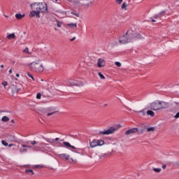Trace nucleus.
<instances>
[{
	"instance_id": "nucleus-3",
	"label": "nucleus",
	"mask_w": 179,
	"mask_h": 179,
	"mask_svg": "<svg viewBox=\"0 0 179 179\" xmlns=\"http://www.w3.org/2000/svg\"><path fill=\"white\" fill-rule=\"evenodd\" d=\"M134 34H135V31H127L124 34L119 37L120 44H127V43H131V41L134 40Z\"/></svg>"
},
{
	"instance_id": "nucleus-20",
	"label": "nucleus",
	"mask_w": 179,
	"mask_h": 179,
	"mask_svg": "<svg viewBox=\"0 0 179 179\" xmlns=\"http://www.w3.org/2000/svg\"><path fill=\"white\" fill-rule=\"evenodd\" d=\"M147 114L150 115V117H155V112L153 110H148Z\"/></svg>"
},
{
	"instance_id": "nucleus-51",
	"label": "nucleus",
	"mask_w": 179,
	"mask_h": 179,
	"mask_svg": "<svg viewBox=\"0 0 179 179\" xmlns=\"http://www.w3.org/2000/svg\"><path fill=\"white\" fill-rule=\"evenodd\" d=\"M1 68H4L3 64H1Z\"/></svg>"
},
{
	"instance_id": "nucleus-38",
	"label": "nucleus",
	"mask_w": 179,
	"mask_h": 179,
	"mask_svg": "<svg viewBox=\"0 0 179 179\" xmlns=\"http://www.w3.org/2000/svg\"><path fill=\"white\" fill-rule=\"evenodd\" d=\"M24 152H27V149L24 148L21 150V153H24Z\"/></svg>"
},
{
	"instance_id": "nucleus-24",
	"label": "nucleus",
	"mask_w": 179,
	"mask_h": 179,
	"mask_svg": "<svg viewBox=\"0 0 179 179\" xmlns=\"http://www.w3.org/2000/svg\"><path fill=\"white\" fill-rule=\"evenodd\" d=\"M155 131V127H149L147 129V132H153Z\"/></svg>"
},
{
	"instance_id": "nucleus-14",
	"label": "nucleus",
	"mask_w": 179,
	"mask_h": 179,
	"mask_svg": "<svg viewBox=\"0 0 179 179\" xmlns=\"http://www.w3.org/2000/svg\"><path fill=\"white\" fill-rule=\"evenodd\" d=\"M24 16H25L24 14L22 15L20 13H17L15 15V17H16V19H17V20H20V19H23V17H24Z\"/></svg>"
},
{
	"instance_id": "nucleus-43",
	"label": "nucleus",
	"mask_w": 179,
	"mask_h": 179,
	"mask_svg": "<svg viewBox=\"0 0 179 179\" xmlns=\"http://www.w3.org/2000/svg\"><path fill=\"white\" fill-rule=\"evenodd\" d=\"M22 148H29V146L25 145H22Z\"/></svg>"
},
{
	"instance_id": "nucleus-56",
	"label": "nucleus",
	"mask_w": 179,
	"mask_h": 179,
	"mask_svg": "<svg viewBox=\"0 0 179 179\" xmlns=\"http://www.w3.org/2000/svg\"><path fill=\"white\" fill-rule=\"evenodd\" d=\"M41 82H44V80L41 79Z\"/></svg>"
},
{
	"instance_id": "nucleus-34",
	"label": "nucleus",
	"mask_w": 179,
	"mask_h": 179,
	"mask_svg": "<svg viewBox=\"0 0 179 179\" xmlns=\"http://www.w3.org/2000/svg\"><path fill=\"white\" fill-rule=\"evenodd\" d=\"M174 118H176V119H178V118H179V112H178V113L175 115Z\"/></svg>"
},
{
	"instance_id": "nucleus-58",
	"label": "nucleus",
	"mask_w": 179,
	"mask_h": 179,
	"mask_svg": "<svg viewBox=\"0 0 179 179\" xmlns=\"http://www.w3.org/2000/svg\"><path fill=\"white\" fill-rule=\"evenodd\" d=\"M15 80H17V78H15Z\"/></svg>"
},
{
	"instance_id": "nucleus-22",
	"label": "nucleus",
	"mask_w": 179,
	"mask_h": 179,
	"mask_svg": "<svg viewBox=\"0 0 179 179\" xmlns=\"http://www.w3.org/2000/svg\"><path fill=\"white\" fill-rule=\"evenodd\" d=\"M127 6H128V5L126 3H123L121 6L122 9H124V10H127Z\"/></svg>"
},
{
	"instance_id": "nucleus-55",
	"label": "nucleus",
	"mask_w": 179,
	"mask_h": 179,
	"mask_svg": "<svg viewBox=\"0 0 179 179\" xmlns=\"http://www.w3.org/2000/svg\"><path fill=\"white\" fill-rule=\"evenodd\" d=\"M16 77H17V78H19V74H16Z\"/></svg>"
},
{
	"instance_id": "nucleus-29",
	"label": "nucleus",
	"mask_w": 179,
	"mask_h": 179,
	"mask_svg": "<svg viewBox=\"0 0 179 179\" xmlns=\"http://www.w3.org/2000/svg\"><path fill=\"white\" fill-rule=\"evenodd\" d=\"M1 143L3 146H8V143L5 140L1 141Z\"/></svg>"
},
{
	"instance_id": "nucleus-19",
	"label": "nucleus",
	"mask_w": 179,
	"mask_h": 179,
	"mask_svg": "<svg viewBox=\"0 0 179 179\" xmlns=\"http://www.w3.org/2000/svg\"><path fill=\"white\" fill-rule=\"evenodd\" d=\"M62 146H64V148H71V143L65 141L63 143V145H62Z\"/></svg>"
},
{
	"instance_id": "nucleus-53",
	"label": "nucleus",
	"mask_w": 179,
	"mask_h": 179,
	"mask_svg": "<svg viewBox=\"0 0 179 179\" xmlns=\"http://www.w3.org/2000/svg\"><path fill=\"white\" fill-rule=\"evenodd\" d=\"M176 164H177L178 166H179V161H178V162H176Z\"/></svg>"
},
{
	"instance_id": "nucleus-15",
	"label": "nucleus",
	"mask_w": 179,
	"mask_h": 179,
	"mask_svg": "<svg viewBox=\"0 0 179 179\" xmlns=\"http://www.w3.org/2000/svg\"><path fill=\"white\" fill-rule=\"evenodd\" d=\"M66 26L68 27H70L71 29H73V28L76 29V27H77L76 23L67 24Z\"/></svg>"
},
{
	"instance_id": "nucleus-36",
	"label": "nucleus",
	"mask_w": 179,
	"mask_h": 179,
	"mask_svg": "<svg viewBox=\"0 0 179 179\" xmlns=\"http://www.w3.org/2000/svg\"><path fill=\"white\" fill-rule=\"evenodd\" d=\"M38 167H43V166L34 165V166H33V169H38Z\"/></svg>"
},
{
	"instance_id": "nucleus-9",
	"label": "nucleus",
	"mask_w": 179,
	"mask_h": 179,
	"mask_svg": "<svg viewBox=\"0 0 179 179\" xmlns=\"http://www.w3.org/2000/svg\"><path fill=\"white\" fill-rule=\"evenodd\" d=\"M132 134H141L139 133V129L138 128H132L129 129V130L126 131L124 134L127 136L129 135H132Z\"/></svg>"
},
{
	"instance_id": "nucleus-52",
	"label": "nucleus",
	"mask_w": 179,
	"mask_h": 179,
	"mask_svg": "<svg viewBox=\"0 0 179 179\" xmlns=\"http://www.w3.org/2000/svg\"><path fill=\"white\" fill-rule=\"evenodd\" d=\"M55 141H59V138H56Z\"/></svg>"
},
{
	"instance_id": "nucleus-50",
	"label": "nucleus",
	"mask_w": 179,
	"mask_h": 179,
	"mask_svg": "<svg viewBox=\"0 0 179 179\" xmlns=\"http://www.w3.org/2000/svg\"><path fill=\"white\" fill-rule=\"evenodd\" d=\"M152 22H153L154 23L156 22V21L154 19L152 20Z\"/></svg>"
},
{
	"instance_id": "nucleus-4",
	"label": "nucleus",
	"mask_w": 179,
	"mask_h": 179,
	"mask_svg": "<svg viewBox=\"0 0 179 179\" xmlns=\"http://www.w3.org/2000/svg\"><path fill=\"white\" fill-rule=\"evenodd\" d=\"M169 108V103L162 101H155L150 105V108L153 111H157L159 110H164Z\"/></svg>"
},
{
	"instance_id": "nucleus-23",
	"label": "nucleus",
	"mask_w": 179,
	"mask_h": 179,
	"mask_svg": "<svg viewBox=\"0 0 179 179\" xmlns=\"http://www.w3.org/2000/svg\"><path fill=\"white\" fill-rule=\"evenodd\" d=\"M153 171H155V173H160V171H162V169H160V168H154Z\"/></svg>"
},
{
	"instance_id": "nucleus-30",
	"label": "nucleus",
	"mask_w": 179,
	"mask_h": 179,
	"mask_svg": "<svg viewBox=\"0 0 179 179\" xmlns=\"http://www.w3.org/2000/svg\"><path fill=\"white\" fill-rule=\"evenodd\" d=\"M115 65H116V66H118L120 68V66H121V63L120 62H115Z\"/></svg>"
},
{
	"instance_id": "nucleus-37",
	"label": "nucleus",
	"mask_w": 179,
	"mask_h": 179,
	"mask_svg": "<svg viewBox=\"0 0 179 179\" xmlns=\"http://www.w3.org/2000/svg\"><path fill=\"white\" fill-rule=\"evenodd\" d=\"M55 113H57V111H55V112L50 113H48L47 115H48V117H50V115H52V114H55Z\"/></svg>"
},
{
	"instance_id": "nucleus-26",
	"label": "nucleus",
	"mask_w": 179,
	"mask_h": 179,
	"mask_svg": "<svg viewBox=\"0 0 179 179\" xmlns=\"http://www.w3.org/2000/svg\"><path fill=\"white\" fill-rule=\"evenodd\" d=\"M1 85L3 86L4 89H6V86H8V82L3 81L1 83Z\"/></svg>"
},
{
	"instance_id": "nucleus-57",
	"label": "nucleus",
	"mask_w": 179,
	"mask_h": 179,
	"mask_svg": "<svg viewBox=\"0 0 179 179\" xmlns=\"http://www.w3.org/2000/svg\"><path fill=\"white\" fill-rule=\"evenodd\" d=\"M67 1H69V2H71L72 1V0H67Z\"/></svg>"
},
{
	"instance_id": "nucleus-49",
	"label": "nucleus",
	"mask_w": 179,
	"mask_h": 179,
	"mask_svg": "<svg viewBox=\"0 0 179 179\" xmlns=\"http://www.w3.org/2000/svg\"><path fill=\"white\" fill-rule=\"evenodd\" d=\"M74 3H76V5H79V3H78V1H75Z\"/></svg>"
},
{
	"instance_id": "nucleus-2",
	"label": "nucleus",
	"mask_w": 179,
	"mask_h": 179,
	"mask_svg": "<svg viewBox=\"0 0 179 179\" xmlns=\"http://www.w3.org/2000/svg\"><path fill=\"white\" fill-rule=\"evenodd\" d=\"M27 66L31 71L36 72L37 73L44 72V65L43 64V61L40 59L29 63Z\"/></svg>"
},
{
	"instance_id": "nucleus-7",
	"label": "nucleus",
	"mask_w": 179,
	"mask_h": 179,
	"mask_svg": "<svg viewBox=\"0 0 179 179\" xmlns=\"http://www.w3.org/2000/svg\"><path fill=\"white\" fill-rule=\"evenodd\" d=\"M117 129H118V128L111 127L110 128L108 129L106 131L99 132V134L101 135H111V134H114V132H115V131H117Z\"/></svg>"
},
{
	"instance_id": "nucleus-16",
	"label": "nucleus",
	"mask_w": 179,
	"mask_h": 179,
	"mask_svg": "<svg viewBox=\"0 0 179 179\" xmlns=\"http://www.w3.org/2000/svg\"><path fill=\"white\" fill-rule=\"evenodd\" d=\"M134 38L141 39L143 38V37L141 36L140 34H136L134 32V34L133 35V40Z\"/></svg>"
},
{
	"instance_id": "nucleus-21",
	"label": "nucleus",
	"mask_w": 179,
	"mask_h": 179,
	"mask_svg": "<svg viewBox=\"0 0 179 179\" xmlns=\"http://www.w3.org/2000/svg\"><path fill=\"white\" fill-rule=\"evenodd\" d=\"M25 173H27V174H31V175L34 174V172L31 169H27L25 171Z\"/></svg>"
},
{
	"instance_id": "nucleus-25",
	"label": "nucleus",
	"mask_w": 179,
	"mask_h": 179,
	"mask_svg": "<svg viewBox=\"0 0 179 179\" xmlns=\"http://www.w3.org/2000/svg\"><path fill=\"white\" fill-rule=\"evenodd\" d=\"M162 13H164V11H162L161 13H159V14H157L155 15V19H159V17H160V15H162Z\"/></svg>"
},
{
	"instance_id": "nucleus-1",
	"label": "nucleus",
	"mask_w": 179,
	"mask_h": 179,
	"mask_svg": "<svg viewBox=\"0 0 179 179\" xmlns=\"http://www.w3.org/2000/svg\"><path fill=\"white\" fill-rule=\"evenodd\" d=\"M30 8L32 11L29 13V17H34V16H36L37 19H40V13H48V7L45 2L32 3L30 5Z\"/></svg>"
},
{
	"instance_id": "nucleus-48",
	"label": "nucleus",
	"mask_w": 179,
	"mask_h": 179,
	"mask_svg": "<svg viewBox=\"0 0 179 179\" xmlns=\"http://www.w3.org/2000/svg\"><path fill=\"white\" fill-rule=\"evenodd\" d=\"M9 73H12V69L9 70Z\"/></svg>"
},
{
	"instance_id": "nucleus-31",
	"label": "nucleus",
	"mask_w": 179,
	"mask_h": 179,
	"mask_svg": "<svg viewBox=\"0 0 179 179\" xmlns=\"http://www.w3.org/2000/svg\"><path fill=\"white\" fill-rule=\"evenodd\" d=\"M27 75H28L29 78H31V79H32V80H34V77H33V75L30 74V73H27Z\"/></svg>"
},
{
	"instance_id": "nucleus-44",
	"label": "nucleus",
	"mask_w": 179,
	"mask_h": 179,
	"mask_svg": "<svg viewBox=\"0 0 179 179\" xmlns=\"http://www.w3.org/2000/svg\"><path fill=\"white\" fill-rule=\"evenodd\" d=\"M76 38L73 37V38L71 39V41H73Z\"/></svg>"
},
{
	"instance_id": "nucleus-18",
	"label": "nucleus",
	"mask_w": 179,
	"mask_h": 179,
	"mask_svg": "<svg viewBox=\"0 0 179 179\" xmlns=\"http://www.w3.org/2000/svg\"><path fill=\"white\" fill-rule=\"evenodd\" d=\"M22 52L28 54V55H31V52L29 51V48H25Z\"/></svg>"
},
{
	"instance_id": "nucleus-54",
	"label": "nucleus",
	"mask_w": 179,
	"mask_h": 179,
	"mask_svg": "<svg viewBox=\"0 0 179 179\" xmlns=\"http://www.w3.org/2000/svg\"><path fill=\"white\" fill-rule=\"evenodd\" d=\"M5 17H9V16L6 15H4Z\"/></svg>"
},
{
	"instance_id": "nucleus-12",
	"label": "nucleus",
	"mask_w": 179,
	"mask_h": 179,
	"mask_svg": "<svg viewBox=\"0 0 179 179\" xmlns=\"http://www.w3.org/2000/svg\"><path fill=\"white\" fill-rule=\"evenodd\" d=\"M97 66L98 68H104L106 66V60L101 58L98 59Z\"/></svg>"
},
{
	"instance_id": "nucleus-10",
	"label": "nucleus",
	"mask_w": 179,
	"mask_h": 179,
	"mask_svg": "<svg viewBox=\"0 0 179 179\" xmlns=\"http://www.w3.org/2000/svg\"><path fill=\"white\" fill-rule=\"evenodd\" d=\"M10 89L11 90L12 94H16V93H18L20 90V89L17 88V85L16 84V83L11 84Z\"/></svg>"
},
{
	"instance_id": "nucleus-47",
	"label": "nucleus",
	"mask_w": 179,
	"mask_h": 179,
	"mask_svg": "<svg viewBox=\"0 0 179 179\" xmlns=\"http://www.w3.org/2000/svg\"><path fill=\"white\" fill-rule=\"evenodd\" d=\"M166 165H162V169H166Z\"/></svg>"
},
{
	"instance_id": "nucleus-27",
	"label": "nucleus",
	"mask_w": 179,
	"mask_h": 179,
	"mask_svg": "<svg viewBox=\"0 0 179 179\" xmlns=\"http://www.w3.org/2000/svg\"><path fill=\"white\" fill-rule=\"evenodd\" d=\"M98 76H99V78H100L101 79H102V80L106 79V77H104V76L101 74V72H99V73H98Z\"/></svg>"
},
{
	"instance_id": "nucleus-17",
	"label": "nucleus",
	"mask_w": 179,
	"mask_h": 179,
	"mask_svg": "<svg viewBox=\"0 0 179 179\" xmlns=\"http://www.w3.org/2000/svg\"><path fill=\"white\" fill-rule=\"evenodd\" d=\"M1 121L2 122H8L9 121V117L8 116H3L2 118H1Z\"/></svg>"
},
{
	"instance_id": "nucleus-39",
	"label": "nucleus",
	"mask_w": 179,
	"mask_h": 179,
	"mask_svg": "<svg viewBox=\"0 0 179 179\" xmlns=\"http://www.w3.org/2000/svg\"><path fill=\"white\" fill-rule=\"evenodd\" d=\"M48 142H50V143H54V140L52 139V140H50V139H49V140H48Z\"/></svg>"
},
{
	"instance_id": "nucleus-40",
	"label": "nucleus",
	"mask_w": 179,
	"mask_h": 179,
	"mask_svg": "<svg viewBox=\"0 0 179 179\" xmlns=\"http://www.w3.org/2000/svg\"><path fill=\"white\" fill-rule=\"evenodd\" d=\"M36 143H37V142L36 141H33L31 142V145H36Z\"/></svg>"
},
{
	"instance_id": "nucleus-59",
	"label": "nucleus",
	"mask_w": 179,
	"mask_h": 179,
	"mask_svg": "<svg viewBox=\"0 0 179 179\" xmlns=\"http://www.w3.org/2000/svg\"><path fill=\"white\" fill-rule=\"evenodd\" d=\"M55 1H58V0H55Z\"/></svg>"
},
{
	"instance_id": "nucleus-5",
	"label": "nucleus",
	"mask_w": 179,
	"mask_h": 179,
	"mask_svg": "<svg viewBox=\"0 0 179 179\" xmlns=\"http://www.w3.org/2000/svg\"><path fill=\"white\" fill-rule=\"evenodd\" d=\"M70 156L66 154L59 155V157L61 159H64H64H66V160H69L70 163H76L78 159H79V152L71 151L70 153Z\"/></svg>"
},
{
	"instance_id": "nucleus-45",
	"label": "nucleus",
	"mask_w": 179,
	"mask_h": 179,
	"mask_svg": "<svg viewBox=\"0 0 179 179\" xmlns=\"http://www.w3.org/2000/svg\"><path fill=\"white\" fill-rule=\"evenodd\" d=\"M20 65L22 66H26V64H20Z\"/></svg>"
},
{
	"instance_id": "nucleus-46",
	"label": "nucleus",
	"mask_w": 179,
	"mask_h": 179,
	"mask_svg": "<svg viewBox=\"0 0 179 179\" xmlns=\"http://www.w3.org/2000/svg\"><path fill=\"white\" fill-rule=\"evenodd\" d=\"M70 148H72V149H76L75 146L71 145Z\"/></svg>"
},
{
	"instance_id": "nucleus-32",
	"label": "nucleus",
	"mask_w": 179,
	"mask_h": 179,
	"mask_svg": "<svg viewBox=\"0 0 179 179\" xmlns=\"http://www.w3.org/2000/svg\"><path fill=\"white\" fill-rule=\"evenodd\" d=\"M36 99H38V100H40V99H41V93H38L36 94Z\"/></svg>"
},
{
	"instance_id": "nucleus-35",
	"label": "nucleus",
	"mask_w": 179,
	"mask_h": 179,
	"mask_svg": "<svg viewBox=\"0 0 179 179\" xmlns=\"http://www.w3.org/2000/svg\"><path fill=\"white\" fill-rule=\"evenodd\" d=\"M116 2L118 3V5H121V3H122V0H116Z\"/></svg>"
},
{
	"instance_id": "nucleus-13",
	"label": "nucleus",
	"mask_w": 179,
	"mask_h": 179,
	"mask_svg": "<svg viewBox=\"0 0 179 179\" xmlns=\"http://www.w3.org/2000/svg\"><path fill=\"white\" fill-rule=\"evenodd\" d=\"M7 38L8 40H15V38H16V35H15V34H10L7 36Z\"/></svg>"
},
{
	"instance_id": "nucleus-42",
	"label": "nucleus",
	"mask_w": 179,
	"mask_h": 179,
	"mask_svg": "<svg viewBox=\"0 0 179 179\" xmlns=\"http://www.w3.org/2000/svg\"><path fill=\"white\" fill-rule=\"evenodd\" d=\"M12 146H15V144H9V145H8V147H9V148H12Z\"/></svg>"
},
{
	"instance_id": "nucleus-41",
	"label": "nucleus",
	"mask_w": 179,
	"mask_h": 179,
	"mask_svg": "<svg viewBox=\"0 0 179 179\" xmlns=\"http://www.w3.org/2000/svg\"><path fill=\"white\" fill-rule=\"evenodd\" d=\"M73 15H74L75 16H76L77 17H79V15L78 14H76V13H72Z\"/></svg>"
},
{
	"instance_id": "nucleus-8",
	"label": "nucleus",
	"mask_w": 179,
	"mask_h": 179,
	"mask_svg": "<svg viewBox=\"0 0 179 179\" xmlns=\"http://www.w3.org/2000/svg\"><path fill=\"white\" fill-rule=\"evenodd\" d=\"M104 143V141L101 140H94L90 143V148H96V146H102Z\"/></svg>"
},
{
	"instance_id": "nucleus-11",
	"label": "nucleus",
	"mask_w": 179,
	"mask_h": 179,
	"mask_svg": "<svg viewBox=\"0 0 179 179\" xmlns=\"http://www.w3.org/2000/svg\"><path fill=\"white\" fill-rule=\"evenodd\" d=\"M80 5H83L85 8H87L92 5V1L90 0H80Z\"/></svg>"
},
{
	"instance_id": "nucleus-6",
	"label": "nucleus",
	"mask_w": 179,
	"mask_h": 179,
	"mask_svg": "<svg viewBox=\"0 0 179 179\" xmlns=\"http://www.w3.org/2000/svg\"><path fill=\"white\" fill-rule=\"evenodd\" d=\"M69 85L70 86H83V82L82 80H76L73 79H69L68 80Z\"/></svg>"
},
{
	"instance_id": "nucleus-28",
	"label": "nucleus",
	"mask_w": 179,
	"mask_h": 179,
	"mask_svg": "<svg viewBox=\"0 0 179 179\" xmlns=\"http://www.w3.org/2000/svg\"><path fill=\"white\" fill-rule=\"evenodd\" d=\"M56 22H57V27H62V22H59V21H58V20H57Z\"/></svg>"
},
{
	"instance_id": "nucleus-33",
	"label": "nucleus",
	"mask_w": 179,
	"mask_h": 179,
	"mask_svg": "<svg viewBox=\"0 0 179 179\" xmlns=\"http://www.w3.org/2000/svg\"><path fill=\"white\" fill-rule=\"evenodd\" d=\"M137 113H142L143 115H146V113H145V110H140V111H137Z\"/></svg>"
}]
</instances>
